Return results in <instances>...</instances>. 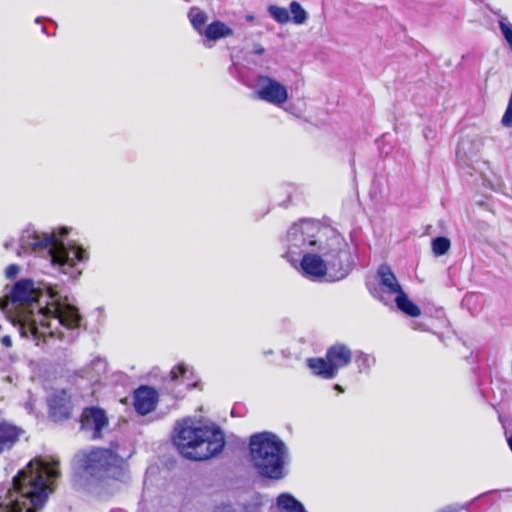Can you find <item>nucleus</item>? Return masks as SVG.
Returning <instances> with one entry per match:
<instances>
[{
  "label": "nucleus",
  "instance_id": "c9c22d12",
  "mask_svg": "<svg viewBox=\"0 0 512 512\" xmlns=\"http://www.w3.org/2000/svg\"><path fill=\"white\" fill-rule=\"evenodd\" d=\"M96 364H97V365H102V362H101L100 360H98V361L96 362Z\"/></svg>",
  "mask_w": 512,
  "mask_h": 512
},
{
  "label": "nucleus",
  "instance_id": "9b49d317",
  "mask_svg": "<svg viewBox=\"0 0 512 512\" xmlns=\"http://www.w3.org/2000/svg\"><path fill=\"white\" fill-rule=\"evenodd\" d=\"M352 357L350 347L343 343L337 342L326 350V359L329 360L337 373L351 363Z\"/></svg>",
  "mask_w": 512,
  "mask_h": 512
},
{
  "label": "nucleus",
  "instance_id": "cd10ccee",
  "mask_svg": "<svg viewBox=\"0 0 512 512\" xmlns=\"http://www.w3.org/2000/svg\"><path fill=\"white\" fill-rule=\"evenodd\" d=\"M19 266L16 264L9 265L5 270V275L8 279L15 278L19 273Z\"/></svg>",
  "mask_w": 512,
  "mask_h": 512
},
{
  "label": "nucleus",
  "instance_id": "dca6fc26",
  "mask_svg": "<svg viewBox=\"0 0 512 512\" xmlns=\"http://www.w3.org/2000/svg\"><path fill=\"white\" fill-rule=\"evenodd\" d=\"M307 366L311 369L313 374L323 378V379H333L336 377L337 372L332 367V364L329 360L325 358H308Z\"/></svg>",
  "mask_w": 512,
  "mask_h": 512
},
{
  "label": "nucleus",
  "instance_id": "4468645a",
  "mask_svg": "<svg viewBox=\"0 0 512 512\" xmlns=\"http://www.w3.org/2000/svg\"><path fill=\"white\" fill-rule=\"evenodd\" d=\"M377 277L381 291L390 295H398L403 290L391 268L383 264L377 270Z\"/></svg>",
  "mask_w": 512,
  "mask_h": 512
},
{
  "label": "nucleus",
  "instance_id": "0eeeda50",
  "mask_svg": "<svg viewBox=\"0 0 512 512\" xmlns=\"http://www.w3.org/2000/svg\"><path fill=\"white\" fill-rule=\"evenodd\" d=\"M333 236H341L336 230L322 226L318 221L301 220L292 224L287 230L283 240L286 249L285 257L293 266H296L298 257L309 251H316L331 241Z\"/></svg>",
  "mask_w": 512,
  "mask_h": 512
},
{
  "label": "nucleus",
  "instance_id": "ddd939ff",
  "mask_svg": "<svg viewBox=\"0 0 512 512\" xmlns=\"http://www.w3.org/2000/svg\"><path fill=\"white\" fill-rule=\"evenodd\" d=\"M49 410L56 420L68 418L71 411L70 397L65 390L56 391L48 400Z\"/></svg>",
  "mask_w": 512,
  "mask_h": 512
},
{
  "label": "nucleus",
  "instance_id": "473e14b6",
  "mask_svg": "<svg viewBox=\"0 0 512 512\" xmlns=\"http://www.w3.org/2000/svg\"><path fill=\"white\" fill-rule=\"evenodd\" d=\"M12 245H13V241L6 242V243H5V248H6V249H9V247H10V246H12Z\"/></svg>",
  "mask_w": 512,
  "mask_h": 512
},
{
  "label": "nucleus",
  "instance_id": "f257e3e1",
  "mask_svg": "<svg viewBox=\"0 0 512 512\" xmlns=\"http://www.w3.org/2000/svg\"><path fill=\"white\" fill-rule=\"evenodd\" d=\"M0 310L6 314L22 337L36 345L49 339L74 341L81 316L55 287L35 288L31 280L16 282L8 295L0 298Z\"/></svg>",
  "mask_w": 512,
  "mask_h": 512
},
{
  "label": "nucleus",
  "instance_id": "a878e982",
  "mask_svg": "<svg viewBox=\"0 0 512 512\" xmlns=\"http://www.w3.org/2000/svg\"><path fill=\"white\" fill-rule=\"evenodd\" d=\"M450 240L446 237H437L432 241V251L436 256H442L450 249Z\"/></svg>",
  "mask_w": 512,
  "mask_h": 512
},
{
  "label": "nucleus",
  "instance_id": "bb28decb",
  "mask_svg": "<svg viewBox=\"0 0 512 512\" xmlns=\"http://www.w3.org/2000/svg\"><path fill=\"white\" fill-rule=\"evenodd\" d=\"M501 32L512 49V24L507 23L505 20L499 21Z\"/></svg>",
  "mask_w": 512,
  "mask_h": 512
},
{
  "label": "nucleus",
  "instance_id": "a211bd4d",
  "mask_svg": "<svg viewBox=\"0 0 512 512\" xmlns=\"http://www.w3.org/2000/svg\"><path fill=\"white\" fill-rule=\"evenodd\" d=\"M18 429L8 423H0V453L6 449H10L18 440Z\"/></svg>",
  "mask_w": 512,
  "mask_h": 512
},
{
  "label": "nucleus",
  "instance_id": "5701e85b",
  "mask_svg": "<svg viewBox=\"0 0 512 512\" xmlns=\"http://www.w3.org/2000/svg\"><path fill=\"white\" fill-rule=\"evenodd\" d=\"M290 12L292 14V21L297 24L301 25L304 24L308 19L307 12L302 8L299 2L292 1L290 3Z\"/></svg>",
  "mask_w": 512,
  "mask_h": 512
},
{
  "label": "nucleus",
  "instance_id": "423d86ee",
  "mask_svg": "<svg viewBox=\"0 0 512 512\" xmlns=\"http://www.w3.org/2000/svg\"><path fill=\"white\" fill-rule=\"evenodd\" d=\"M249 453L252 466L262 477L280 480L286 476L289 450L276 434L265 431L251 435Z\"/></svg>",
  "mask_w": 512,
  "mask_h": 512
},
{
  "label": "nucleus",
  "instance_id": "c756f323",
  "mask_svg": "<svg viewBox=\"0 0 512 512\" xmlns=\"http://www.w3.org/2000/svg\"><path fill=\"white\" fill-rule=\"evenodd\" d=\"M264 52H265V49H264V47L262 45L254 44L253 49H252V53L253 54H255V55H262Z\"/></svg>",
  "mask_w": 512,
  "mask_h": 512
},
{
  "label": "nucleus",
  "instance_id": "72a5a7b5",
  "mask_svg": "<svg viewBox=\"0 0 512 512\" xmlns=\"http://www.w3.org/2000/svg\"><path fill=\"white\" fill-rule=\"evenodd\" d=\"M263 353H264L265 356H268V355L273 354V351L272 350H268V351H264Z\"/></svg>",
  "mask_w": 512,
  "mask_h": 512
},
{
  "label": "nucleus",
  "instance_id": "2eb2a0df",
  "mask_svg": "<svg viewBox=\"0 0 512 512\" xmlns=\"http://www.w3.org/2000/svg\"><path fill=\"white\" fill-rule=\"evenodd\" d=\"M480 149L478 141L462 139L457 146L456 158L461 166L469 165V161L473 160Z\"/></svg>",
  "mask_w": 512,
  "mask_h": 512
},
{
  "label": "nucleus",
  "instance_id": "7ed1b4c3",
  "mask_svg": "<svg viewBox=\"0 0 512 512\" xmlns=\"http://www.w3.org/2000/svg\"><path fill=\"white\" fill-rule=\"evenodd\" d=\"M69 233L66 227L58 231L39 232L33 228L23 230L19 238L18 256L36 253L48 256L53 267L71 279L82 273V264L89 259L88 252L75 243H65L64 237Z\"/></svg>",
  "mask_w": 512,
  "mask_h": 512
},
{
  "label": "nucleus",
  "instance_id": "aec40b11",
  "mask_svg": "<svg viewBox=\"0 0 512 512\" xmlns=\"http://www.w3.org/2000/svg\"><path fill=\"white\" fill-rule=\"evenodd\" d=\"M397 307L411 317H417L421 314L419 307L414 304L408 296L402 291L395 297Z\"/></svg>",
  "mask_w": 512,
  "mask_h": 512
},
{
  "label": "nucleus",
  "instance_id": "f03ea898",
  "mask_svg": "<svg viewBox=\"0 0 512 512\" xmlns=\"http://www.w3.org/2000/svg\"><path fill=\"white\" fill-rule=\"evenodd\" d=\"M59 462L53 457L31 460L13 478L12 488L0 502V512H36L53 491V481L60 476Z\"/></svg>",
  "mask_w": 512,
  "mask_h": 512
},
{
  "label": "nucleus",
  "instance_id": "4be33fe9",
  "mask_svg": "<svg viewBox=\"0 0 512 512\" xmlns=\"http://www.w3.org/2000/svg\"><path fill=\"white\" fill-rule=\"evenodd\" d=\"M376 358L363 351H357L355 354V364L359 373L368 374L371 368L375 365Z\"/></svg>",
  "mask_w": 512,
  "mask_h": 512
},
{
  "label": "nucleus",
  "instance_id": "f704fd0d",
  "mask_svg": "<svg viewBox=\"0 0 512 512\" xmlns=\"http://www.w3.org/2000/svg\"><path fill=\"white\" fill-rule=\"evenodd\" d=\"M335 389L338 390L339 392H343V389L340 385H335Z\"/></svg>",
  "mask_w": 512,
  "mask_h": 512
},
{
  "label": "nucleus",
  "instance_id": "b1692460",
  "mask_svg": "<svg viewBox=\"0 0 512 512\" xmlns=\"http://www.w3.org/2000/svg\"><path fill=\"white\" fill-rule=\"evenodd\" d=\"M188 367L184 364H179L170 371V377L173 381L181 380L187 387H193L194 383L188 382L189 377L187 375Z\"/></svg>",
  "mask_w": 512,
  "mask_h": 512
},
{
  "label": "nucleus",
  "instance_id": "20e7f679",
  "mask_svg": "<svg viewBox=\"0 0 512 512\" xmlns=\"http://www.w3.org/2000/svg\"><path fill=\"white\" fill-rule=\"evenodd\" d=\"M301 256L299 271L314 281H339L351 269V254L343 236H333L331 241L325 242L316 251H309Z\"/></svg>",
  "mask_w": 512,
  "mask_h": 512
},
{
  "label": "nucleus",
  "instance_id": "2f4dec72",
  "mask_svg": "<svg viewBox=\"0 0 512 512\" xmlns=\"http://www.w3.org/2000/svg\"><path fill=\"white\" fill-rule=\"evenodd\" d=\"M438 512H458V508L457 507H453V506H447V507H444L443 509H441Z\"/></svg>",
  "mask_w": 512,
  "mask_h": 512
},
{
  "label": "nucleus",
  "instance_id": "9d476101",
  "mask_svg": "<svg viewBox=\"0 0 512 512\" xmlns=\"http://www.w3.org/2000/svg\"><path fill=\"white\" fill-rule=\"evenodd\" d=\"M108 425L105 412L99 408H86L81 416V430L91 439L101 437L102 430Z\"/></svg>",
  "mask_w": 512,
  "mask_h": 512
},
{
  "label": "nucleus",
  "instance_id": "39448f33",
  "mask_svg": "<svg viewBox=\"0 0 512 512\" xmlns=\"http://www.w3.org/2000/svg\"><path fill=\"white\" fill-rule=\"evenodd\" d=\"M173 441L183 457L196 461L213 457L225 445L224 434L218 427L200 426L191 417L176 422Z\"/></svg>",
  "mask_w": 512,
  "mask_h": 512
},
{
  "label": "nucleus",
  "instance_id": "f8f14e48",
  "mask_svg": "<svg viewBox=\"0 0 512 512\" xmlns=\"http://www.w3.org/2000/svg\"><path fill=\"white\" fill-rule=\"evenodd\" d=\"M157 403V393L153 388L142 386L134 393V408L141 414L146 415L153 411Z\"/></svg>",
  "mask_w": 512,
  "mask_h": 512
},
{
  "label": "nucleus",
  "instance_id": "393cba45",
  "mask_svg": "<svg viewBox=\"0 0 512 512\" xmlns=\"http://www.w3.org/2000/svg\"><path fill=\"white\" fill-rule=\"evenodd\" d=\"M268 12L270 16L280 24H285L290 20L289 12L286 8L270 5Z\"/></svg>",
  "mask_w": 512,
  "mask_h": 512
},
{
  "label": "nucleus",
  "instance_id": "1a4fd4ad",
  "mask_svg": "<svg viewBox=\"0 0 512 512\" xmlns=\"http://www.w3.org/2000/svg\"><path fill=\"white\" fill-rule=\"evenodd\" d=\"M255 95L258 99L280 106L288 99L286 87L269 76L259 75L256 79Z\"/></svg>",
  "mask_w": 512,
  "mask_h": 512
},
{
  "label": "nucleus",
  "instance_id": "f3484780",
  "mask_svg": "<svg viewBox=\"0 0 512 512\" xmlns=\"http://www.w3.org/2000/svg\"><path fill=\"white\" fill-rule=\"evenodd\" d=\"M206 41H217L233 35V30L221 21H213L204 29Z\"/></svg>",
  "mask_w": 512,
  "mask_h": 512
},
{
  "label": "nucleus",
  "instance_id": "c85d7f7f",
  "mask_svg": "<svg viewBox=\"0 0 512 512\" xmlns=\"http://www.w3.org/2000/svg\"><path fill=\"white\" fill-rule=\"evenodd\" d=\"M214 512H234L233 507L230 504H222L215 508Z\"/></svg>",
  "mask_w": 512,
  "mask_h": 512
},
{
  "label": "nucleus",
  "instance_id": "412c9836",
  "mask_svg": "<svg viewBox=\"0 0 512 512\" xmlns=\"http://www.w3.org/2000/svg\"><path fill=\"white\" fill-rule=\"evenodd\" d=\"M188 18L192 27L200 34L204 32V26L208 21V15L198 7H191L188 11Z\"/></svg>",
  "mask_w": 512,
  "mask_h": 512
},
{
  "label": "nucleus",
  "instance_id": "6ab92c4d",
  "mask_svg": "<svg viewBox=\"0 0 512 512\" xmlns=\"http://www.w3.org/2000/svg\"><path fill=\"white\" fill-rule=\"evenodd\" d=\"M276 504L281 512H307L303 504L289 493H281Z\"/></svg>",
  "mask_w": 512,
  "mask_h": 512
},
{
  "label": "nucleus",
  "instance_id": "6e6552de",
  "mask_svg": "<svg viewBox=\"0 0 512 512\" xmlns=\"http://www.w3.org/2000/svg\"><path fill=\"white\" fill-rule=\"evenodd\" d=\"M78 461L86 475L103 484H108L110 480L124 483L129 479L123 459L111 450L94 449L89 453L79 454Z\"/></svg>",
  "mask_w": 512,
  "mask_h": 512
},
{
  "label": "nucleus",
  "instance_id": "7c9ffc66",
  "mask_svg": "<svg viewBox=\"0 0 512 512\" xmlns=\"http://www.w3.org/2000/svg\"><path fill=\"white\" fill-rule=\"evenodd\" d=\"M1 344L6 347V348H9L12 346V340H11V337L8 336V335H5L1 338Z\"/></svg>",
  "mask_w": 512,
  "mask_h": 512
}]
</instances>
